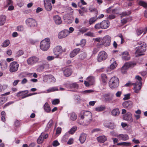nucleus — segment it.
Segmentation results:
<instances>
[{
	"label": "nucleus",
	"mask_w": 147,
	"mask_h": 147,
	"mask_svg": "<svg viewBox=\"0 0 147 147\" xmlns=\"http://www.w3.org/2000/svg\"><path fill=\"white\" fill-rule=\"evenodd\" d=\"M81 119H84L86 124L88 125L92 120V114L88 111H82L81 112Z\"/></svg>",
	"instance_id": "f257e3e1"
},
{
	"label": "nucleus",
	"mask_w": 147,
	"mask_h": 147,
	"mask_svg": "<svg viewBox=\"0 0 147 147\" xmlns=\"http://www.w3.org/2000/svg\"><path fill=\"white\" fill-rule=\"evenodd\" d=\"M110 25V22L108 20L102 21L100 23L96 24L94 26V28L96 29H105L108 28Z\"/></svg>",
	"instance_id": "f03ea898"
},
{
	"label": "nucleus",
	"mask_w": 147,
	"mask_h": 147,
	"mask_svg": "<svg viewBox=\"0 0 147 147\" xmlns=\"http://www.w3.org/2000/svg\"><path fill=\"white\" fill-rule=\"evenodd\" d=\"M50 45V42L49 38H45L41 42L40 44V48L43 51H47L49 48Z\"/></svg>",
	"instance_id": "7ed1b4c3"
},
{
	"label": "nucleus",
	"mask_w": 147,
	"mask_h": 147,
	"mask_svg": "<svg viewBox=\"0 0 147 147\" xmlns=\"http://www.w3.org/2000/svg\"><path fill=\"white\" fill-rule=\"evenodd\" d=\"M111 37L108 35H107L104 36L101 40V43L98 42L97 44V45L98 46L102 45H103L105 47L109 46L111 45Z\"/></svg>",
	"instance_id": "20e7f679"
},
{
	"label": "nucleus",
	"mask_w": 147,
	"mask_h": 147,
	"mask_svg": "<svg viewBox=\"0 0 147 147\" xmlns=\"http://www.w3.org/2000/svg\"><path fill=\"white\" fill-rule=\"evenodd\" d=\"M119 80L118 78L113 76L112 77L109 82V86L111 88H114L118 86Z\"/></svg>",
	"instance_id": "39448f33"
},
{
	"label": "nucleus",
	"mask_w": 147,
	"mask_h": 147,
	"mask_svg": "<svg viewBox=\"0 0 147 147\" xmlns=\"http://www.w3.org/2000/svg\"><path fill=\"white\" fill-rule=\"evenodd\" d=\"M146 45L143 43L141 46H138L136 48L137 49L135 52L136 57H138L144 55V53L146 50Z\"/></svg>",
	"instance_id": "423d86ee"
},
{
	"label": "nucleus",
	"mask_w": 147,
	"mask_h": 147,
	"mask_svg": "<svg viewBox=\"0 0 147 147\" xmlns=\"http://www.w3.org/2000/svg\"><path fill=\"white\" fill-rule=\"evenodd\" d=\"M19 67V64L16 61L11 62L9 65V71L11 73L16 72L17 71Z\"/></svg>",
	"instance_id": "0eeeda50"
},
{
	"label": "nucleus",
	"mask_w": 147,
	"mask_h": 147,
	"mask_svg": "<svg viewBox=\"0 0 147 147\" xmlns=\"http://www.w3.org/2000/svg\"><path fill=\"white\" fill-rule=\"evenodd\" d=\"M66 51V49H63L61 46H57L53 49V53L56 55L55 57L58 58L59 54H61L63 52H65Z\"/></svg>",
	"instance_id": "6e6552de"
},
{
	"label": "nucleus",
	"mask_w": 147,
	"mask_h": 147,
	"mask_svg": "<svg viewBox=\"0 0 147 147\" xmlns=\"http://www.w3.org/2000/svg\"><path fill=\"white\" fill-rule=\"evenodd\" d=\"M107 57V53L105 51H102L99 53L97 58L98 62H100L106 59Z\"/></svg>",
	"instance_id": "1a4fd4ad"
},
{
	"label": "nucleus",
	"mask_w": 147,
	"mask_h": 147,
	"mask_svg": "<svg viewBox=\"0 0 147 147\" xmlns=\"http://www.w3.org/2000/svg\"><path fill=\"white\" fill-rule=\"evenodd\" d=\"M39 60V58L35 56H32L27 60V63L30 65H32L37 63Z\"/></svg>",
	"instance_id": "9d476101"
},
{
	"label": "nucleus",
	"mask_w": 147,
	"mask_h": 147,
	"mask_svg": "<svg viewBox=\"0 0 147 147\" xmlns=\"http://www.w3.org/2000/svg\"><path fill=\"white\" fill-rule=\"evenodd\" d=\"M123 118L124 120L128 121L131 123L133 121L132 115L131 113L128 112L126 114L123 115Z\"/></svg>",
	"instance_id": "9b49d317"
},
{
	"label": "nucleus",
	"mask_w": 147,
	"mask_h": 147,
	"mask_svg": "<svg viewBox=\"0 0 147 147\" xmlns=\"http://www.w3.org/2000/svg\"><path fill=\"white\" fill-rule=\"evenodd\" d=\"M26 23L27 25L30 27H34L36 25V20L33 18H28L26 20Z\"/></svg>",
	"instance_id": "f8f14e48"
},
{
	"label": "nucleus",
	"mask_w": 147,
	"mask_h": 147,
	"mask_svg": "<svg viewBox=\"0 0 147 147\" xmlns=\"http://www.w3.org/2000/svg\"><path fill=\"white\" fill-rule=\"evenodd\" d=\"M133 65V63L131 62H128L125 63L121 68V72L123 74L125 73L129 67H131Z\"/></svg>",
	"instance_id": "ddd939ff"
},
{
	"label": "nucleus",
	"mask_w": 147,
	"mask_h": 147,
	"mask_svg": "<svg viewBox=\"0 0 147 147\" xmlns=\"http://www.w3.org/2000/svg\"><path fill=\"white\" fill-rule=\"evenodd\" d=\"M69 35V31L67 30H64L59 33L58 37L59 38H64Z\"/></svg>",
	"instance_id": "4468645a"
},
{
	"label": "nucleus",
	"mask_w": 147,
	"mask_h": 147,
	"mask_svg": "<svg viewBox=\"0 0 147 147\" xmlns=\"http://www.w3.org/2000/svg\"><path fill=\"white\" fill-rule=\"evenodd\" d=\"M132 85L134 86V92L136 93L139 92V91L141 88V84H138V83H133Z\"/></svg>",
	"instance_id": "2eb2a0df"
},
{
	"label": "nucleus",
	"mask_w": 147,
	"mask_h": 147,
	"mask_svg": "<svg viewBox=\"0 0 147 147\" xmlns=\"http://www.w3.org/2000/svg\"><path fill=\"white\" fill-rule=\"evenodd\" d=\"M132 102L131 101H126L123 103V107L126 109H130L132 107Z\"/></svg>",
	"instance_id": "dca6fc26"
},
{
	"label": "nucleus",
	"mask_w": 147,
	"mask_h": 147,
	"mask_svg": "<svg viewBox=\"0 0 147 147\" xmlns=\"http://www.w3.org/2000/svg\"><path fill=\"white\" fill-rule=\"evenodd\" d=\"M65 86L68 89H77L78 87V84L75 83L71 84L67 83L65 84Z\"/></svg>",
	"instance_id": "f3484780"
},
{
	"label": "nucleus",
	"mask_w": 147,
	"mask_h": 147,
	"mask_svg": "<svg viewBox=\"0 0 147 147\" xmlns=\"http://www.w3.org/2000/svg\"><path fill=\"white\" fill-rule=\"evenodd\" d=\"M96 140L99 143H103L107 140V138L105 136L102 135L97 137Z\"/></svg>",
	"instance_id": "a211bd4d"
},
{
	"label": "nucleus",
	"mask_w": 147,
	"mask_h": 147,
	"mask_svg": "<svg viewBox=\"0 0 147 147\" xmlns=\"http://www.w3.org/2000/svg\"><path fill=\"white\" fill-rule=\"evenodd\" d=\"M117 137L119 140L123 141H126L129 139L128 136L126 134H120L117 135Z\"/></svg>",
	"instance_id": "6ab92c4d"
},
{
	"label": "nucleus",
	"mask_w": 147,
	"mask_h": 147,
	"mask_svg": "<svg viewBox=\"0 0 147 147\" xmlns=\"http://www.w3.org/2000/svg\"><path fill=\"white\" fill-rule=\"evenodd\" d=\"M113 95L110 93H108L104 95L105 100L106 102L111 101L113 99Z\"/></svg>",
	"instance_id": "aec40b11"
},
{
	"label": "nucleus",
	"mask_w": 147,
	"mask_h": 147,
	"mask_svg": "<svg viewBox=\"0 0 147 147\" xmlns=\"http://www.w3.org/2000/svg\"><path fill=\"white\" fill-rule=\"evenodd\" d=\"M80 49L79 48L74 49L70 53V57L71 58H73L80 51Z\"/></svg>",
	"instance_id": "412c9836"
},
{
	"label": "nucleus",
	"mask_w": 147,
	"mask_h": 147,
	"mask_svg": "<svg viewBox=\"0 0 147 147\" xmlns=\"http://www.w3.org/2000/svg\"><path fill=\"white\" fill-rule=\"evenodd\" d=\"M104 126L106 127L109 128L111 129H114L115 126L113 123L106 122L104 123Z\"/></svg>",
	"instance_id": "4be33fe9"
},
{
	"label": "nucleus",
	"mask_w": 147,
	"mask_h": 147,
	"mask_svg": "<svg viewBox=\"0 0 147 147\" xmlns=\"http://www.w3.org/2000/svg\"><path fill=\"white\" fill-rule=\"evenodd\" d=\"M72 73V71L71 68L69 67L66 68L63 70L64 75L66 77L70 76Z\"/></svg>",
	"instance_id": "5701e85b"
},
{
	"label": "nucleus",
	"mask_w": 147,
	"mask_h": 147,
	"mask_svg": "<svg viewBox=\"0 0 147 147\" xmlns=\"http://www.w3.org/2000/svg\"><path fill=\"white\" fill-rule=\"evenodd\" d=\"M111 65L110 66V68L111 69H114L117 65V64L114 58H112L110 61Z\"/></svg>",
	"instance_id": "b1692460"
},
{
	"label": "nucleus",
	"mask_w": 147,
	"mask_h": 147,
	"mask_svg": "<svg viewBox=\"0 0 147 147\" xmlns=\"http://www.w3.org/2000/svg\"><path fill=\"white\" fill-rule=\"evenodd\" d=\"M130 57L127 51L124 52L122 53V58L125 60H129Z\"/></svg>",
	"instance_id": "393cba45"
},
{
	"label": "nucleus",
	"mask_w": 147,
	"mask_h": 147,
	"mask_svg": "<svg viewBox=\"0 0 147 147\" xmlns=\"http://www.w3.org/2000/svg\"><path fill=\"white\" fill-rule=\"evenodd\" d=\"M87 137V135L84 133L81 134L79 139V140L81 144H83L85 141Z\"/></svg>",
	"instance_id": "a878e982"
},
{
	"label": "nucleus",
	"mask_w": 147,
	"mask_h": 147,
	"mask_svg": "<svg viewBox=\"0 0 147 147\" xmlns=\"http://www.w3.org/2000/svg\"><path fill=\"white\" fill-rule=\"evenodd\" d=\"M53 19L55 23L57 24H60L62 22L61 18L58 15L54 16Z\"/></svg>",
	"instance_id": "bb28decb"
},
{
	"label": "nucleus",
	"mask_w": 147,
	"mask_h": 147,
	"mask_svg": "<svg viewBox=\"0 0 147 147\" xmlns=\"http://www.w3.org/2000/svg\"><path fill=\"white\" fill-rule=\"evenodd\" d=\"M7 67V64L5 60H2L1 62V68L3 70L6 69Z\"/></svg>",
	"instance_id": "cd10ccee"
},
{
	"label": "nucleus",
	"mask_w": 147,
	"mask_h": 147,
	"mask_svg": "<svg viewBox=\"0 0 147 147\" xmlns=\"http://www.w3.org/2000/svg\"><path fill=\"white\" fill-rule=\"evenodd\" d=\"M87 11V9L85 7H82L80 9L78 10L79 13L81 16H84V13H86Z\"/></svg>",
	"instance_id": "c85d7f7f"
},
{
	"label": "nucleus",
	"mask_w": 147,
	"mask_h": 147,
	"mask_svg": "<svg viewBox=\"0 0 147 147\" xmlns=\"http://www.w3.org/2000/svg\"><path fill=\"white\" fill-rule=\"evenodd\" d=\"M97 15H96L95 16L91 18L88 20L89 24L90 25H91L94 24L97 20Z\"/></svg>",
	"instance_id": "c756f323"
},
{
	"label": "nucleus",
	"mask_w": 147,
	"mask_h": 147,
	"mask_svg": "<svg viewBox=\"0 0 147 147\" xmlns=\"http://www.w3.org/2000/svg\"><path fill=\"white\" fill-rule=\"evenodd\" d=\"M44 135V132H42L41 133V135L39 136L37 140V142L38 144H41L43 142L44 139L43 138V137Z\"/></svg>",
	"instance_id": "7c9ffc66"
},
{
	"label": "nucleus",
	"mask_w": 147,
	"mask_h": 147,
	"mask_svg": "<svg viewBox=\"0 0 147 147\" xmlns=\"http://www.w3.org/2000/svg\"><path fill=\"white\" fill-rule=\"evenodd\" d=\"M106 109V107L104 105H100L97 107L95 109V110L97 112H101L103 111Z\"/></svg>",
	"instance_id": "2f4dec72"
},
{
	"label": "nucleus",
	"mask_w": 147,
	"mask_h": 147,
	"mask_svg": "<svg viewBox=\"0 0 147 147\" xmlns=\"http://www.w3.org/2000/svg\"><path fill=\"white\" fill-rule=\"evenodd\" d=\"M59 90L57 87H53L51 88H50L47 89L46 91L45 92H44L46 93H48L51 92L55 91H58Z\"/></svg>",
	"instance_id": "473e14b6"
},
{
	"label": "nucleus",
	"mask_w": 147,
	"mask_h": 147,
	"mask_svg": "<svg viewBox=\"0 0 147 147\" xmlns=\"http://www.w3.org/2000/svg\"><path fill=\"white\" fill-rule=\"evenodd\" d=\"M111 115L114 116L118 115L120 113L119 109H115L113 110L111 112Z\"/></svg>",
	"instance_id": "72a5a7b5"
},
{
	"label": "nucleus",
	"mask_w": 147,
	"mask_h": 147,
	"mask_svg": "<svg viewBox=\"0 0 147 147\" xmlns=\"http://www.w3.org/2000/svg\"><path fill=\"white\" fill-rule=\"evenodd\" d=\"M43 108L45 111L47 113L51 111L50 106L47 102L43 106Z\"/></svg>",
	"instance_id": "f704fd0d"
},
{
	"label": "nucleus",
	"mask_w": 147,
	"mask_h": 147,
	"mask_svg": "<svg viewBox=\"0 0 147 147\" xmlns=\"http://www.w3.org/2000/svg\"><path fill=\"white\" fill-rule=\"evenodd\" d=\"M28 92V90L20 91L17 93V97H18L27 94Z\"/></svg>",
	"instance_id": "c9c22d12"
},
{
	"label": "nucleus",
	"mask_w": 147,
	"mask_h": 147,
	"mask_svg": "<svg viewBox=\"0 0 147 147\" xmlns=\"http://www.w3.org/2000/svg\"><path fill=\"white\" fill-rule=\"evenodd\" d=\"M77 118L76 114L74 112L70 114V119L72 121L76 120Z\"/></svg>",
	"instance_id": "e433bc0d"
},
{
	"label": "nucleus",
	"mask_w": 147,
	"mask_h": 147,
	"mask_svg": "<svg viewBox=\"0 0 147 147\" xmlns=\"http://www.w3.org/2000/svg\"><path fill=\"white\" fill-rule=\"evenodd\" d=\"M6 16L5 15L1 16V25H3L6 20Z\"/></svg>",
	"instance_id": "4c0bfd02"
},
{
	"label": "nucleus",
	"mask_w": 147,
	"mask_h": 147,
	"mask_svg": "<svg viewBox=\"0 0 147 147\" xmlns=\"http://www.w3.org/2000/svg\"><path fill=\"white\" fill-rule=\"evenodd\" d=\"M87 81L90 83V85L93 84L94 81V78L93 76H90L87 78Z\"/></svg>",
	"instance_id": "58836bf2"
},
{
	"label": "nucleus",
	"mask_w": 147,
	"mask_h": 147,
	"mask_svg": "<svg viewBox=\"0 0 147 147\" xmlns=\"http://www.w3.org/2000/svg\"><path fill=\"white\" fill-rule=\"evenodd\" d=\"M45 7L46 9L48 11H50L51 10L52 6L51 3H45L44 4Z\"/></svg>",
	"instance_id": "ea45409f"
},
{
	"label": "nucleus",
	"mask_w": 147,
	"mask_h": 147,
	"mask_svg": "<svg viewBox=\"0 0 147 147\" xmlns=\"http://www.w3.org/2000/svg\"><path fill=\"white\" fill-rule=\"evenodd\" d=\"M139 5L147 9V3L142 0L139 1L138 3Z\"/></svg>",
	"instance_id": "a19ab883"
},
{
	"label": "nucleus",
	"mask_w": 147,
	"mask_h": 147,
	"mask_svg": "<svg viewBox=\"0 0 147 147\" xmlns=\"http://www.w3.org/2000/svg\"><path fill=\"white\" fill-rule=\"evenodd\" d=\"M47 77L50 81L51 82H55L56 81V79L52 75L47 76Z\"/></svg>",
	"instance_id": "79ce46f5"
},
{
	"label": "nucleus",
	"mask_w": 147,
	"mask_h": 147,
	"mask_svg": "<svg viewBox=\"0 0 147 147\" xmlns=\"http://www.w3.org/2000/svg\"><path fill=\"white\" fill-rule=\"evenodd\" d=\"M86 53L83 52L79 55V58L81 60H83L86 57Z\"/></svg>",
	"instance_id": "37998d69"
},
{
	"label": "nucleus",
	"mask_w": 147,
	"mask_h": 147,
	"mask_svg": "<svg viewBox=\"0 0 147 147\" xmlns=\"http://www.w3.org/2000/svg\"><path fill=\"white\" fill-rule=\"evenodd\" d=\"M101 77L102 82L104 83H106L107 80V77L106 75L105 74H102L101 75Z\"/></svg>",
	"instance_id": "c03bdc74"
},
{
	"label": "nucleus",
	"mask_w": 147,
	"mask_h": 147,
	"mask_svg": "<svg viewBox=\"0 0 147 147\" xmlns=\"http://www.w3.org/2000/svg\"><path fill=\"white\" fill-rule=\"evenodd\" d=\"M131 13V12L130 11H127L125 12H123L121 14V17H123L124 16H127L130 15Z\"/></svg>",
	"instance_id": "a18cd8bd"
},
{
	"label": "nucleus",
	"mask_w": 147,
	"mask_h": 147,
	"mask_svg": "<svg viewBox=\"0 0 147 147\" xmlns=\"http://www.w3.org/2000/svg\"><path fill=\"white\" fill-rule=\"evenodd\" d=\"M77 129V127L76 126H74L70 129L68 132L70 134H73L76 131Z\"/></svg>",
	"instance_id": "49530a36"
},
{
	"label": "nucleus",
	"mask_w": 147,
	"mask_h": 147,
	"mask_svg": "<svg viewBox=\"0 0 147 147\" xmlns=\"http://www.w3.org/2000/svg\"><path fill=\"white\" fill-rule=\"evenodd\" d=\"M10 43V41L9 40H5L2 44V46L3 47H5L9 45Z\"/></svg>",
	"instance_id": "de8ad7c7"
},
{
	"label": "nucleus",
	"mask_w": 147,
	"mask_h": 147,
	"mask_svg": "<svg viewBox=\"0 0 147 147\" xmlns=\"http://www.w3.org/2000/svg\"><path fill=\"white\" fill-rule=\"evenodd\" d=\"M89 30V29L85 27H83L79 30V31L82 33H83Z\"/></svg>",
	"instance_id": "09e8293b"
},
{
	"label": "nucleus",
	"mask_w": 147,
	"mask_h": 147,
	"mask_svg": "<svg viewBox=\"0 0 147 147\" xmlns=\"http://www.w3.org/2000/svg\"><path fill=\"white\" fill-rule=\"evenodd\" d=\"M53 123V121L52 120L49 121V122L48 123L47 126L46 127V130H48L51 127Z\"/></svg>",
	"instance_id": "8fccbe9b"
},
{
	"label": "nucleus",
	"mask_w": 147,
	"mask_h": 147,
	"mask_svg": "<svg viewBox=\"0 0 147 147\" xmlns=\"http://www.w3.org/2000/svg\"><path fill=\"white\" fill-rule=\"evenodd\" d=\"M135 78L137 80L136 83H138V84H142V82L141 81L142 79L140 76H136Z\"/></svg>",
	"instance_id": "3c124183"
},
{
	"label": "nucleus",
	"mask_w": 147,
	"mask_h": 147,
	"mask_svg": "<svg viewBox=\"0 0 147 147\" xmlns=\"http://www.w3.org/2000/svg\"><path fill=\"white\" fill-rule=\"evenodd\" d=\"M1 115L2 117L1 119L2 121H3L4 122L5 121V112L4 111H2L1 113Z\"/></svg>",
	"instance_id": "603ef678"
},
{
	"label": "nucleus",
	"mask_w": 147,
	"mask_h": 147,
	"mask_svg": "<svg viewBox=\"0 0 147 147\" xmlns=\"http://www.w3.org/2000/svg\"><path fill=\"white\" fill-rule=\"evenodd\" d=\"M7 100V97H3V96H1V104H3Z\"/></svg>",
	"instance_id": "864d4df0"
},
{
	"label": "nucleus",
	"mask_w": 147,
	"mask_h": 147,
	"mask_svg": "<svg viewBox=\"0 0 147 147\" xmlns=\"http://www.w3.org/2000/svg\"><path fill=\"white\" fill-rule=\"evenodd\" d=\"M84 35L85 36H86L93 37V36H94V34L93 32H92L90 31H89V32H87V33H85L84 34Z\"/></svg>",
	"instance_id": "5fc2aeb1"
},
{
	"label": "nucleus",
	"mask_w": 147,
	"mask_h": 147,
	"mask_svg": "<svg viewBox=\"0 0 147 147\" xmlns=\"http://www.w3.org/2000/svg\"><path fill=\"white\" fill-rule=\"evenodd\" d=\"M60 102V101L58 99H55L53 100L52 103L53 105H56L59 104Z\"/></svg>",
	"instance_id": "6e6d98bb"
},
{
	"label": "nucleus",
	"mask_w": 147,
	"mask_h": 147,
	"mask_svg": "<svg viewBox=\"0 0 147 147\" xmlns=\"http://www.w3.org/2000/svg\"><path fill=\"white\" fill-rule=\"evenodd\" d=\"M75 100L77 103H80L81 101L80 96L79 95H76V99Z\"/></svg>",
	"instance_id": "4d7b16f0"
},
{
	"label": "nucleus",
	"mask_w": 147,
	"mask_h": 147,
	"mask_svg": "<svg viewBox=\"0 0 147 147\" xmlns=\"http://www.w3.org/2000/svg\"><path fill=\"white\" fill-rule=\"evenodd\" d=\"M60 144L59 143L57 140H55L52 143V145L54 147H56Z\"/></svg>",
	"instance_id": "13d9d810"
},
{
	"label": "nucleus",
	"mask_w": 147,
	"mask_h": 147,
	"mask_svg": "<svg viewBox=\"0 0 147 147\" xmlns=\"http://www.w3.org/2000/svg\"><path fill=\"white\" fill-rule=\"evenodd\" d=\"M24 54V52L22 50H19L16 53V56L19 57L21 56Z\"/></svg>",
	"instance_id": "bf43d9fd"
},
{
	"label": "nucleus",
	"mask_w": 147,
	"mask_h": 147,
	"mask_svg": "<svg viewBox=\"0 0 147 147\" xmlns=\"http://www.w3.org/2000/svg\"><path fill=\"white\" fill-rule=\"evenodd\" d=\"M131 145V143L129 142H122V145L124 146H128Z\"/></svg>",
	"instance_id": "052dcab7"
},
{
	"label": "nucleus",
	"mask_w": 147,
	"mask_h": 147,
	"mask_svg": "<svg viewBox=\"0 0 147 147\" xmlns=\"http://www.w3.org/2000/svg\"><path fill=\"white\" fill-rule=\"evenodd\" d=\"M14 101H10L9 102L6 103L4 105V106L3 107V108H5L9 106V105H11V104H13V103H14Z\"/></svg>",
	"instance_id": "680f3d73"
},
{
	"label": "nucleus",
	"mask_w": 147,
	"mask_h": 147,
	"mask_svg": "<svg viewBox=\"0 0 147 147\" xmlns=\"http://www.w3.org/2000/svg\"><path fill=\"white\" fill-rule=\"evenodd\" d=\"M143 31L142 30L140 29H139L136 30L137 34L138 36H139L143 32Z\"/></svg>",
	"instance_id": "e2e57ef3"
},
{
	"label": "nucleus",
	"mask_w": 147,
	"mask_h": 147,
	"mask_svg": "<svg viewBox=\"0 0 147 147\" xmlns=\"http://www.w3.org/2000/svg\"><path fill=\"white\" fill-rule=\"evenodd\" d=\"M24 30V28L22 26H20L17 27V30L18 31H22Z\"/></svg>",
	"instance_id": "0e129e2a"
},
{
	"label": "nucleus",
	"mask_w": 147,
	"mask_h": 147,
	"mask_svg": "<svg viewBox=\"0 0 147 147\" xmlns=\"http://www.w3.org/2000/svg\"><path fill=\"white\" fill-rule=\"evenodd\" d=\"M130 94H129L125 95L124 97L123 98V99L125 100L129 99L130 98Z\"/></svg>",
	"instance_id": "69168bd1"
},
{
	"label": "nucleus",
	"mask_w": 147,
	"mask_h": 147,
	"mask_svg": "<svg viewBox=\"0 0 147 147\" xmlns=\"http://www.w3.org/2000/svg\"><path fill=\"white\" fill-rule=\"evenodd\" d=\"M112 13L113 14H117L119 13V11L117 9H114L112 10Z\"/></svg>",
	"instance_id": "338daca9"
},
{
	"label": "nucleus",
	"mask_w": 147,
	"mask_h": 147,
	"mask_svg": "<svg viewBox=\"0 0 147 147\" xmlns=\"http://www.w3.org/2000/svg\"><path fill=\"white\" fill-rule=\"evenodd\" d=\"M86 43V40L85 39H82L81 41L80 45L81 46L83 47L85 45Z\"/></svg>",
	"instance_id": "774afa93"
}]
</instances>
